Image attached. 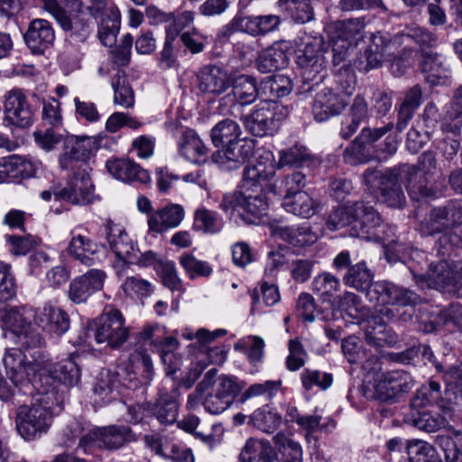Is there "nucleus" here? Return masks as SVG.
Returning <instances> with one entry per match:
<instances>
[{
	"label": "nucleus",
	"mask_w": 462,
	"mask_h": 462,
	"mask_svg": "<svg viewBox=\"0 0 462 462\" xmlns=\"http://www.w3.org/2000/svg\"><path fill=\"white\" fill-rule=\"evenodd\" d=\"M231 92L226 96L228 98L240 106H248L253 104L258 97L256 80L254 77L248 75H239L231 77Z\"/></svg>",
	"instance_id": "28"
},
{
	"label": "nucleus",
	"mask_w": 462,
	"mask_h": 462,
	"mask_svg": "<svg viewBox=\"0 0 462 462\" xmlns=\"http://www.w3.org/2000/svg\"><path fill=\"white\" fill-rule=\"evenodd\" d=\"M367 300L378 306L415 305L420 301V297L413 291L400 288L387 281L374 282L366 291Z\"/></svg>",
	"instance_id": "12"
},
{
	"label": "nucleus",
	"mask_w": 462,
	"mask_h": 462,
	"mask_svg": "<svg viewBox=\"0 0 462 462\" xmlns=\"http://www.w3.org/2000/svg\"><path fill=\"white\" fill-rule=\"evenodd\" d=\"M417 169L410 164H403L398 167V172L392 178L391 184L383 186L379 191L383 203L391 208H402L405 204V197L399 183L400 180L405 178L407 189L413 200L436 197V191L431 187L423 184L421 177L417 181Z\"/></svg>",
	"instance_id": "5"
},
{
	"label": "nucleus",
	"mask_w": 462,
	"mask_h": 462,
	"mask_svg": "<svg viewBox=\"0 0 462 462\" xmlns=\"http://www.w3.org/2000/svg\"><path fill=\"white\" fill-rule=\"evenodd\" d=\"M98 245L83 235H73L68 245V254L86 266L95 264Z\"/></svg>",
	"instance_id": "33"
},
{
	"label": "nucleus",
	"mask_w": 462,
	"mask_h": 462,
	"mask_svg": "<svg viewBox=\"0 0 462 462\" xmlns=\"http://www.w3.org/2000/svg\"><path fill=\"white\" fill-rule=\"evenodd\" d=\"M400 43L399 38L392 39L389 34L379 32L372 35L369 49L392 58L395 56Z\"/></svg>",
	"instance_id": "55"
},
{
	"label": "nucleus",
	"mask_w": 462,
	"mask_h": 462,
	"mask_svg": "<svg viewBox=\"0 0 462 462\" xmlns=\"http://www.w3.org/2000/svg\"><path fill=\"white\" fill-rule=\"evenodd\" d=\"M340 288L339 279L328 272L318 274L311 282L312 291L324 302L332 303Z\"/></svg>",
	"instance_id": "37"
},
{
	"label": "nucleus",
	"mask_w": 462,
	"mask_h": 462,
	"mask_svg": "<svg viewBox=\"0 0 462 462\" xmlns=\"http://www.w3.org/2000/svg\"><path fill=\"white\" fill-rule=\"evenodd\" d=\"M232 75L224 68L208 64L196 73L198 89L207 95L220 96L230 88Z\"/></svg>",
	"instance_id": "19"
},
{
	"label": "nucleus",
	"mask_w": 462,
	"mask_h": 462,
	"mask_svg": "<svg viewBox=\"0 0 462 462\" xmlns=\"http://www.w3.org/2000/svg\"><path fill=\"white\" fill-rule=\"evenodd\" d=\"M137 440V436L127 425L111 424L104 427H95L90 433L85 437V443H93L102 450H118L129 443Z\"/></svg>",
	"instance_id": "10"
},
{
	"label": "nucleus",
	"mask_w": 462,
	"mask_h": 462,
	"mask_svg": "<svg viewBox=\"0 0 462 462\" xmlns=\"http://www.w3.org/2000/svg\"><path fill=\"white\" fill-rule=\"evenodd\" d=\"M255 140L238 138L222 151L212 154V161L224 170H235L247 162L254 154Z\"/></svg>",
	"instance_id": "18"
},
{
	"label": "nucleus",
	"mask_w": 462,
	"mask_h": 462,
	"mask_svg": "<svg viewBox=\"0 0 462 462\" xmlns=\"http://www.w3.org/2000/svg\"><path fill=\"white\" fill-rule=\"evenodd\" d=\"M106 277L104 271L91 269L74 278L69 286V299L75 304L85 303L92 294L102 290Z\"/></svg>",
	"instance_id": "20"
},
{
	"label": "nucleus",
	"mask_w": 462,
	"mask_h": 462,
	"mask_svg": "<svg viewBox=\"0 0 462 462\" xmlns=\"http://www.w3.org/2000/svg\"><path fill=\"white\" fill-rule=\"evenodd\" d=\"M184 218V209L179 204H170L153 212L148 219L149 229L162 234L180 225Z\"/></svg>",
	"instance_id": "27"
},
{
	"label": "nucleus",
	"mask_w": 462,
	"mask_h": 462,
	"mask_svg": "<svg viewBox=\"0 0 462 462\" xmlns=\"http://www.w3.org/2000/svg\"><path fill=\"white\" fill-rule=\"evenodd\" d=\"M273 154L271 151H263L254 162L249 163L244 170L241 185L243 220L246 224H255L268 210V201L263 188L275 174Z\"/></svg>",
	"instance_id": "2"
},
{
	"label": "nucleus",
	"mask_w": 462,
	"mask_h": 462,
	"mask_svg": "<svg viewBox=\"0 0 462 462\" xmlns=\"http://www.w3.org/2000/svg\"><path fill=\"white\" fill-rule=\"evenodd\" d=\"M311 155L308 149L300 144H295L279 152L278 166L301 167L310 161Z\"/></svg>",
	"instance_id": "52"
},
{
	"label": "nucleus",
	"mask_w": 462,
	"mask_h": 462,
	"mask_svg": "<svg viewBox=\"0 0 462 462\" xmlns=\"http://www.w3.org/2000/svg\"><path fill=\"white\" fill-rule=\"evenodd\" d=\"M160 264L161 276L163 285L170 289L171 291H177L180 294H182L185 289L180 278L177 273L175 264L170 261L161 263Z\"/></svg>",
	"instance_id": "64"
},
{
	"label": "nucleus",
	"mask_w": 462,
	"mask_h": 462,
	"mask_svg": "<svg viewBox=\"0 0 462 462\" xmlns=\"http://www.w3.org/2000/svg\"><path fill=\"white\" fill-rule=\"evenodd\" d=\"M8 181L18 182L35 175L38 166L30 160L18 155H12L4 159Z\"/></svg>",
	"instance_id": "36"
},
{
	"label": "nucleus",
	"mask_w": 462,
	"mask_h": 462,
	"mask_svg": "<svg viewBox=\"0 0 462 462\" xmlns=\"http://www.w3.org/2000/svg\"><path fill=\"white\" fill-rule=\"evenodd\" d=\"M33 319L42 330L58 337L65 334L70 326L69 314L61 308L49 303L37 309Z\"/></svg>",
	"instance_id": "23"
},
{
	"label": "nucleus",
	"mask_w": 462,
	"mask_h": 462,
	"mask_svg": "<svg viewBox=\"0 0 462 462\" xmlns=\"http://www.w3.org/2000/svg\"><path fill=\"white\" fill-rule=\"evenodd\" d=\"M120 18L118 8L110 9L108 16L100 18L98 37L103 45L111 46L115 43L119 32Z\"/></svg>",
	"instance_id": "49"
},
{
	"label": "nucleus",
	"mask_w": 462,
	"mask_h": 462,
	"mask_svg": "<svg viewBox=\"0 0 462 462\" xmlns=\"http://www.w3.org/2000/svg\"><path fill=\"white\" fill-rule=\"evenodd\" d=\"M283 208L295 216L310 218L320 209V204L307 192H296L293 195H284Z\"/></svg>",
	"instance_id": "29"
},
{
	"label": "nucleus",
	"mask_w": 462,
	"mask_h": 462,
	"mask_svg": "<svg viewBox=\"0 0 462 462\" xmlns=\"http://www.w3.org/2000/svg\"><path fill=\"white\" fill-rule=\"evenodd\" d=\"M103 235L117 259L129 263L134 261L135 246L125 229L107 220L103 226Z\"/></svg>",
	"instance_id": "24"
},
{
	"label": "nucleus",
	"mask_w": 462,
	"mask_h": 462,
	"mask_svg": "<svg viewBox=\"0 0 462 462\" xmlns=\"http://www.w3.org/2000/svg\"><path fill=\"white\" fill-rule=\"evenodd\" d=\"M99 147L96 136L70 135L64 140L62 152L59 156V164L62 170L69 169L74 162H85L95 154Z\"/></svg>",
	"instance_id": "15"
},
{
	"label": "nucleus",
	"mask_w": 462,
	"mask_h": 462,
	"mask_svg": "<svg viewBox=\"0 0 462 462\" xmlns=\"http://www.w3.org/2000/svg\"><path fill=\"white\" fill-rule=\"evenodd\" d=\"M420 68L425 75V79L432 84L438 85L448 77V65L446 58L436 52H424L421 54Z\"/></svg>",
	"instance_id": "31"
},
{
	"label": "nucleus",
	"mask_w": 462,
	"mask_h": 462,
	"mask_svg": "<svg viewBox=\"0 0 462 462\" xmlns=\"http://www.w3.org/2000/svg\"><path fill=\"white\" fill-rule=\"evenodd\" d=\"M180 263L191 279L199 276L208 277L212 273V268L207 262L200 261L188 253L180 256Z\"/></svg>",
	"instance_id": "58"
},
{
	"label": "nucleus",
	"mask_w": 462,
	"mask_h": 462,
	"mask_svg": "<svg viewBox=\"0 0 462 462\" xmlns=\"http://www.w3.org/2000/svg\"><path fill=\"white\" fill-rule=\"evenodd\" d=\"M273 449L268 440L251 438L246 440L241 453V462H273Z\"/></svg>",
	"instance_id": "34"
},
{
	"label": "nucleus",
	"mask_w": 462,
	"mask_h": 462,
	"mask_svg": "<svg viewBox=\"0 0 462 462\" xmlns=\"http://www.w3.org/2000/svg\"><path fill=\"white\" fill-rule=\"evenodd\" d=\"M374 273L367 267L366 263L361 261L349 267L343 281L346 286L366 292L374 283Z\"/></svg>",
	"instance_id": "38"
},
{
	"label": "nucleus",
	"mask_w": 462,
	"mask_h": 462,
	"mask_svg": "<svg viewBox=\"0 0 462 462\" xmlns=\"http://www.w3.org/2000/svg\"><path fill=\"white\" fill-rule=\"evenodd\" d=\"M282 417L277 412L259 408L250 416L249 424L254 428L264 432L273 433L280 426Z\"/></svg>",
	"instance_id": "51"
},
{
	"label": "nucleus",
	"mask_w": 462,
	"mask_h": 462,
	"mask_svg": "<svg viewBox=\"0 0 462 462\" xmlns=\"http://www.w3.org/2000/svg\"><path fill=\"white\" fill-rule=\"evenodd\" d=\"M264 89L269 90L273 97L289 95L292 89L291 79L284 74H275L264 81Z\"/></svg>",
	"instance_id": "62"
},
{
	"label": "nucleus",
	"mask_w": 462,
	"mask_h": 462,
	"mask_svg": "<svg viewBox=\"0 0 462 462\" xmlns=\"http://www.w3.org/2000/svg\"><path fill=\"white\" fill-rule=\"evenodd\" d=\"M32 135L37 146L45 152L54 150L60 143L64 144V140L66 138L63 134L56 132L53 128L37 130L33 132Z\"/></svg>",
	"instance_id": "61"
},
{
	"label": "nucleus",
	"mask_w": 462,
	"mask_h": 462,
	"mask_svg": "<svg viewBox=\"0 0 462 462\" xmlns=\"http://www.w3.org/2000/svg\"><path fill=\"white\" fill-rule=\"evenodd\" d=\"M398 172V168L381 171L367 169L364 173V183L374 192L380 191L383 186L391 184L392 178Z\"/></svg>",
	"instance_id": "57"
},
{
	"label": "nucleus",
	"mask_w": 462,
	"mask_h": 462,
	"mask_svg": "<svg viewBox=\"0 0 462 462\" xmlns=\"http://www.w3.org/2000/svg\"><path fill=\"white\" fill-rule=\"evenodd\" d=\"M1 319L5 326L10 328L11 333L24 339L23 344L30 347H37L43 344V338L39 333L26 331L29 317L24 307H6L3 310Z\"/></svg>",
	"instance_id": "21"
},
{
	"label": "nucleus",
	"mask_w": 462,
	"mask_h": 462,
	"mask_svg": "<svg viewBox=\"0 0 462 462\" xmlns=\"http://www.w3.org/2000/svg\"><path fill=\"white\" fill-rule=\"evenodd\" d=\"M22 353L20 348L6 350L3 363L6 375L16 388L24 394H32V404H23L17 408L15 425L18 433L25 440H33L45 434L52 422V407L54 402L53 389L43 387L42 374L46 373V360L36 352L32 360Z\"/></svg>",
	"instance_id": "1"
},
{
	"label": "nucleus",
	"mask_w": 462,
	"mask_h": 462,
	"mask_svg": "<svg viewBox=\"0 0 462 462\" xmlns=\"http://www.w3.org/2000/svg\"><path fill=\"white\" fill-rule=\"evenodd\" d=\"M106 168L114 178L125 182L139 181L145 183L150 180L148 171L132 160H108Z\"/></svg>",
	"instance_id": "26"
},
{
	"label": "nucleus",
	"mask_w": 462,
	"mask_h": 462,
	"mask_svg": "<svg viewBox=\"0 0 462 462\" xmlns=\"http://www.w3.org/2000/svg\"><path fill=\"white\" fill-rule=\"evenodd\" d=\"M356 217V202L351 205L337 207L330 212L327 219V226L329 230H338L349 227V235L353 232Z\"/></svg>",
	"instance_id": "42"
},
{
	"label": "nucleus",
	"mask_w": 462,
	"mask_h": 462,
	"mask_svg": "<svg viewBox=\"0 0 462 462\" xmlns=\"http://www.w3.org/2000/svg\"><path fill=\"white\" fill-rule=\"evenodd\" d=\"M354 88L345 90L337 88H324L319 90L312 102V114L317 122H325L341 115L349 104Z\"/></svg>",
	"instance_id": "8"
},
{
	"label": "nucleus",
	"mask_w": 462,
	"mask_h": 462,
	"mask_svg": "<svg viewBox=\"0 0 462 462\" xmlns=\"http://www.w3.org/2000/svg\"><path fill=\"white\" fill-rule=\"evenodd\" d=\"M245 32L252 35L265 34L274 31L280 24L277 15L243 16Z\"/></svg>",
	"instance_id": "48"
},
{
	"label": "nucleus",
	"mask_w": 462,
	"mask_h": 462,
	"mask_svg": "<svg viewBox=\"0 0 462 462\" xmlns=\"http://www.w3.org/2000/svg\"><path fill=\"white\" fill-rule=\"evenodd\" d=\"M456 262L439 261L437 263H430L429 270L425 275H418L421 281L428 282L430 287L435 289L450 290V281L454 273ZM417 279V275H414Z\"/></svg>",
	"instance_id": "30"
},
{
	"label": "nucleus",
	"mask_w": 462,
	"mask_h": 462,
	"mask_svg": "<svg viewBox=\"0 0 462 462\" xmlns=\"http://www.w3.org/2000/svg\"><path fill=\"white\" fill-rule=\"evenodd\" d=\"M97 343L106 342L111 347L122 346L129 337V328L125 325L122 313L116 309H109L98 319L89 323L83 335L79 336L75 344L91 346L90 339Z\"/></svg>",
	"instance_id": "4"
},
{
	"label": "nucleus",
	"mask_w": 462,
	"mask_h": 462,
	"mask_svg": "<svg viewBox=\"0 0 462 462\" xmlns=\"http://www.w3.org/2000/svg\"><path fill=\"white\" fill-rule=\"evenodd\" d=\"M441 399L440 384L438 382L430 380L417 391L411 404L413 406L423 407L438 404Z\"/></svg>",
	"instance_id": "54"
},
{
	"label": "nucleus",
	"mask_w": 462,
	"mask_h": 462,
	"mask_svg": "<svg viewBox=\"0 0 462 462\" xmlns=\"http://www.w3.org/2000/svg\"><path fill=\"white\" fill-rule=\"evenodd\" d=\"M55 40V32L51 23L45 19H33L23 34V41L32 53L43 54L50 49Z\"/></svg>",
	"instance_id": "22"
},
{
	"label": "nucleus",
	"mask_w": 462,
	"mask_h": 462,
	"mask_svg": "<svg viewBox=\"0 0 462 462\" xmlns=\"http://www.w3.org/2000/svg\"><path fill=\"white\" fill-rule=\"evenodd\" d=\"M217 370L216 368L209 369L204 375L203 380L198 384L196 392L202 395L210 387L214 386V391L233 403L236 396L241 391V387L236 382V378L226 374L220 375L216 381Z\"/></svg>",
	"instance_id": "25"
},
{
	"label": "nucleus",
	"mask_w": 462,
	"mask_h": 462,
	"mask_svg": "<svg viewBox=\"0 0 462 462\" xmlns=\"http://www.w3.org/2000/svg\"><path fill=\"white\" fill-rule=\"evenodd\" d=\"M287 61V55L281 48L271 47L259 54L256 66L262 73H272L286 67Z\"/></svg>",
	"instance_id": "41"
},
{
	"label": "nucleus",
	"mask_w": 462,
	"mask_h": 462,
	"mask_svg": "<svg viewBox=\"0 0 462 462\" xmlns=\"http://www.w3.org/2000/svg\"><path fill=\"white\" fill-rule=\"evenodd\" d=\"M365 23L364 17L351 18L336 23L337 37L356 45L364 37Z\"/></svg>",
	"instance_id": "50"
},
{
	"label": "nucleus",
	"mask_w": 462,
	"mask_h": 462,
	"mask_svg": "<svg viewBox=\"0 0 462 462\" xmlns=\"http://www.w3.org/2000/svg\"><path fill=\"white\" fill-rule=\"evenodd\" d=\"M287 116L288 110L285 106L272 100H264L244 116L243 122L253 135L263 137L275 134Z\"/></svg>",
	"instance_id": "6"
},
{
	"label": "nucleus",
	"mask_w": 462,
	"mask_h": 462,
	"mask_svg": "<svg viewBox=\"0 0 462 462\" xmlns=\"http://www.w3.org/2000/svg\"><path fill=\"white\" fill-rule=\"evenodd\" d=\"M179 387L171 380L163 382L150 411L162 424L171 425L177 421L180 408Z\"/></svg>",
	"instance_id": "14"
},
{
	"label": "nucleus",
	"mask_w": 462,
	"mask_h": 462,
	"mask_svg": "<svg viewBox=\"0 0 462 462\" xmlns=\"http://www.w3.org/2000/svg\"><path fill=\"white\" fill-rule=\"evenodd\" d=\"M446 383L445 398L450 403L462 401V363L444 371Z\"/></svg>",
	"instance_id": "46"
},
{
	"label": "nucleus",
	"mask_w": 462,
	"mask_h": 462,
	"mask_svg": "<svg viewBox=\"0 0 462 462\" xmlns=\"http://www.w3.org/2000/svg\"><path fill=\"white\" fill-rule=\"evenodd\" d=\"M356 217L351 236L365 240L383 239L381 230L383 219L380 214L368 202H356Z\"/></svg>",
	"instance_id": "17"
},
{
	"label": "nucleus",
	"mask_w": 462,
	"mask_h": 462,
	"mask_svg": "<svg viewBox=\"0 0 462 462\" xmlns=\"http://www.w3.org/2000/svg\"><path fill=\"white\" fill-rule=\"evenodd\" d=\"M462 125V90L455 95L453 100L446 106L442 119L441 130L457 134Z\"/></svg>",
	"instance_id": "43"
},
{
	"label": "nucleus",
	"mask_w": 462,
	"mask_h": 462,
	"mask_svg": "<svg viewBox=\"0 0 462 462\" xmlns=\"http://www.w3.org/2000/svg\"><path fill=\"white\" fill-rule=\"evenodd\" d=\"M302 47L296 51V62L302 69L307 81L321 79L326 69L327 60L324 42L321 37L305 36L300 39Z\"/></svg>",
	"instance_id": "7"
},
{
	"label": "nucleus",
	"mask_w": 462,
	"mask_h": 462,
	"mask_svg": "<svg viewBox=\"0 0 462 462\" xmlns=\"http://www.w3.org/2000/svg\"><path fill=\"white\" fill-rule=\"evenodd\" d=\"M282 380H267L249 385L240 395L239 402L245 403L250 399L263 397L265 401L273 400L281 391Z\"/></svg>",
	"instance_id": "39"
},
{
	"label": "nucleus",
	"mask_w": 462,
	"mask_h": 462,
	"mask_svg": "<svg viewBox=\"0 0 462 462\" xmlns=\"http://www.w3.org/2000/svg\"><path fill=\"white\" fill-rule=\"evenodd\" d=\"M54 198L59 201H67L73 205H86L93 201L94 186L86 170L75 172L67 185L54 190Z\"/></svg>",
	"instance_id": "16"
},
{
	"label": "nucleus",
	"mask_w": 462,
	"mask_h": 462,
	"mask_svg": "<svg viewBox=\"0 0 462 462\" xmlns=\"http://www.w3.org/2000/svg\"><path fill=\"white\" fill-rule=\"evenodd\" d=\"M193 229L204 233H217L220 226L217 214L207 208H199L194 213Z\"/></svg>",
	"instance_id": "59"
},
{
	"label": "nucleus",
	"mask_w": 462,
	"mask_h": 462,
	"mask_svg": "<svg viewBox=\"0 0 462 462\" xmlns=\"http://www.w3.org/2000/svg\"><path fill=\"white\" fill-rule=\"evenodd\" d=\"M36 352L41 353V355L46 360V373H44L42 376L43 387L49 388L50 392H51V390L53 389L54 399H56L57 394V391L55 387L52 385L54 381H58L69 386L76 385L79 382L80 369L72 357L61 360L60 362L52 365L51 361L47 358V356L43 354L42 350H22V353L27 356L26 358L28 360H32V356Z\"/></svg>",
	"instance_id": "9"
},
{
	"label": "nucleus",
	"mask_w": 462,
	"mask_h": 462,
	"mask_svg": "<svg viewBox=\"0 0 462 462\" xmlns=\"http://www.w3.org/2000/svg\"><path fill=\"white\" fill-rule=\"evenodd\" d=\"M121 384L118 372L103 370L99 374L97 383L94 387V393L100 397L104 402H109L116 398L115 393L118 392Z\"/></svg>",
	"instance_id": "45"
},
{
	"label": "nucleus",
	"mask_w": 462,
	"mask_h": 462,
	"mask_svg": "<svg viewBox=\"0 0 462 462\" xmlns=\"http://www.w3.org/2000/svg\"><path fill=\"white\" fill-rule=\"evenodd\" d=\"M179 151L187 161L193 163L205 162L208 160V148L192 130L183 133L180 140Z\"/></svg>",
	"instance_id": "32"
},
{
	"label": "nucleus",
	"mask_w": 462,
	"mask_h": 462,
	"mask_svg": "<svg viewBox=\"0 0 462 462\" xmlns=\"http://www.w3.org/2000/svg\"><path fill=\"white\" fill-rule=\"evenodd\" d=\"M365 340L369 345L382 347L384 345H393L397 342L396 334L381 320V317H374L365 330Z\"/></svg>",
	"instance_id": "35"
},
{
	"label": "nucleus",
	"mask_w": 462,
	"mask_h": 462,
	"mask_svg": "<svg viewBox=\"0 0 462 462\" xmlns=\"http://www.w3.org/2000/svg\"><path fill=\"white\" fill-rule=\"evenodd\" d=\"M240 135L239 125L229 118L218 122L210 133L212 143L216 147L226 146L238 139Z\"/></svg>",
	"instance_id": "40"
},
{
	"label": "nucleus",
	"mask_w": 462,
	"mask_h": 462,
	"mask_svg": "<svg viewBox=\"0 0 462 462\" xmlns=\"http://www.w3.org/2000/svg\"><path fill=\"white\" fill-rule=\"evenodd\" d=\"M310 0H279L278 6L298 23H305L313 19Z\"/></svg>",
	"instance_id": "47"
},
{
	"label": "nucleus",
	"mask_w": 462,
	"mask_h": 462,
	"mask_svg": "<svg viewBox=\"0 0 462 462\" xmlns=\"http://www.w3.org/2000/svg\"><path fill=\"white\" fill-rule=\"evenodd\" d=\"M300 380L305 390L310 391L314 386L327 390L333 383V376L328 373H320L319 370L304 369L300 374Z\"/></svg>",
	"instance_id": "56"
},
{
	"label": "nucleus",
	"mask_w": 462,
	"mask_h": 462,
	"mask_svg": "<svg viewBox=\"0 0 462 462\" xmlns=\"http://www.w3.org/2000/svg\"><path fill=\"white\" fill-rule=\"evenodd\" d=\"M289 355L286 358V367L290 371H297L305 365L307 352L298 338L291 339L288 344Z\"/></svg>",
	"instance_id": "63"
},
{
	"label": "nucleus",
	"mask_w": 462,
	"mask_h": 462,
	"mask_svg": "<svg viewBox=\"0 0 462 462\" xmlns=\"http://www.w3.org/2000/svg\"><path fill=\"white\" fill-rule=\"evenodd\" d=\"M446 419L439 413L421 412L414 417L411 423L426 432H436L446 426Z\"/></svg>",
	"instance_id": "60"
},
{
	"label": "nucleus",
	"mask_w": 462,
	"mask_h": 462,
	"mask_svg": "<svg viewBox=\"0 0 462 462\" xmlns=\"http://www.w3.org/2000/svg\"><path fill=\"white\" fill-rule=\"evenodd\" d=\"M413 386L414 381L410 374L402 370L390 371L377 376L373 384V393L367 397L390 402L399 393L410 392Z\"/></svg>",
	"instance_id": "11"
},
{
	"label": "nucleus",
	"mask_w": 462,
	"mask_h": 462,
	"mask_svg": "<svg viewBox=\"0 0 462 462\" xmlns=\"http://www.w3.org/2000/svg\"><path fill=\"white\" fill-rule=\"evenodd\" d=\"M32 118L33 112L21 88H13L5 94L4 121L7 125L27 128L32 125Z\"/></svg>",
	"instance_id": "13"
},
{
	"label": "nucleus",
	"mask_w": 462,
	"mask_h": 462,
	"mask_svg": "<svg viewBox=\"0 0 462 462\" xmlns=\"http://www.w3.org/2000/svg\"><path fill=\"white\" fill-rule=\"evenodd\" d=\"M114 103L122 107L130 108L134 105V94L125 72L119 69L112 79Z\"/></svg>",
	"instance_id": "44"
},
{
	"label": "nucleus",
	"mask_w": 462,
	"mask_h": 462,
	"mask_svg": "<svg viewBox=\"0 0 462 462\" xmlns=\"http://www.w3.org/2000/svg\"><path fill=\"white\" fill-rule=\"evenodd\" d=\"M343 158L345 162L351 165H357L368 162L373 155L371 147L359 140L357 136L344 151Z\"/></svg>",
	"instance_id": "53"
},
{
	"label": "nucleus",
	"mask_w": 462,
	"mask_h": 462,
	"mask_svg": "<svg viewBox=\"0 0 462 462\" xmlns=\"http://www.w3.org/2000/svg\"><path fill=\"white\" fill-rule=\"evenodd\" d=\"M459 226H462V199L449 200L443 206L434 207L419 220V231L422 236L442 233L435 249L443 256L462 248V238L454 232Z\"/></svg>",
	"instance_id": "3"
}]
</instances>
